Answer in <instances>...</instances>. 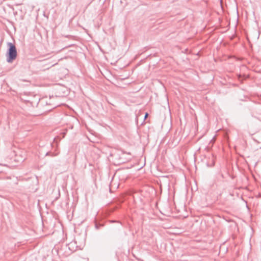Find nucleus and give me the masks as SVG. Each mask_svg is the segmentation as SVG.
<instances>
[{
	"label": "nucleus",
	"instance_id": "1",
	"mask_svg": "<svg viewBox=\"0 0 261 261\" xmlns=\"http://www.w3.org/2000/svg\"><path fill=\"white\" fill-rule=\"evenodd\" d=\"M8 49L6 53L7 61L8 63H12L16 59L17 55V49L15 45L11 43H7Z\"/></svg>",
	"mask_w": 261,
	"mask_h": 261
},
{
	"label": "nucleus",
	"instance_id": "2",
	"mask_svg": "<svg viewBox=\"0 0 261 261\" xmlns=\"http://www.w3.org/2000/svg\"><path fill=\"white\" fill-rule=\"evenodd\" d=\"M114 161H115V164L120 165L123 164L125 162V160L123 159L122 157H120L119 154L117 153H115L113 155H112Z\"/></svg>",
	"mask_w": 261,
	"mask_h": 261
},
{
	"label": "nucleus",
	"instance_id": "3",
	"mask_svg": "<svg viewBox=\"0 0 261 261\" xmlns=\"http://www.w3.org/2000/svg\"><path fill=\"white\" fill-rule=\"evenodd\" d=\"M59 152H52L51 151H48L46 153L45 155L46 156H57L59 154Z\"/></svg>",
	"mask_w": 261,
	"mask_h": 261
},
{
	"label": "nucleus",
	"instance_id": "4",
	"mask_svg": "<svg viewBox=\"0 0 261 261\" xmlns=\"http://www.w3.org/2000/svg\"><path fill=\"white\" fill-rule=\"evenodd\" d=\"M166 178V180L164 179V182H167L169 185V179L168 177L167 176H164V178Z\"/></svg>",
	"mask_w": 261,
	"mask_h": 261
},
{
	"label": "nucleus",
	"instance_id": "5",
	"mask_svg": "<svg viewBox=\"0 0 261 261\" xmlns=\"http://www.w3.org/2000/svg\"><path fill=\"white\" fill-rule=\"evenodd\" d=\"M95 228H96V229H99V228H100V227L102 226V225H98V224H97V223H96V224H95Z\"/></svg>",
	"mask_w": 261,
	"mask_h": 261
},
{
	"label": "nucleus",
	"instance_id": "6",
	"mask_svg": "<svg viewBox=\"0 0 261 261\" xmlns=\"http://www.w3.org/2000/svg\"><path fill=\"white\" fill-rule=\"evenodd\" d=\"M148 116V114L147 113H146L144 116V119H146Z\"/></svg>",
	"mask_w": 261,
	"mask_h": 261
},
{
	"label": "nucleus",
	"instance_id": "7",
	"mask_svg": "<svg viewBox=\"0 0 261 261\" xmlns=\"http://www.w3.org/2000/svg\"><path fill=\"white\" fill-rule=\"evenodd\" d=\"M112 222L120 223L121 224V223L119 221H115V220L112 221Z\"/></svg>",
	"mask_w": 261,
	"mask_h": 261
},
{
	"label": "nucleus",
	"instance_id": "8",
	"mask_svg": "<svg viewBox=\"0 0 261 261\" xmlns=\"http://www.w3.org/2000/svg\"><path fill=\"white\" fill-rule=\"evenodd\" d=\"M65 37H66V38H70V37H72V36H71V35H67V36H65Z\"/></svg>",
	"mask_w": 261,
	"mask_h": 261
},
{
	"label": "nucleus",
	"instance_id": "9",
	"mask_svg": "<svg viewBox=\"0 0 261 261\" xmlns=\"http://www.w3.org/2000/svg\"><path fill=\"white\" fill-rule=\"evenodd\" d=\"M169 227H170V226H164V228H168Z\"/></svg>",
	"mask_w": 261,
	"mask_h": 261
},
{
	"label": "nucleus",
	"instance_id": "10",
	"mask_svg": "<svg viewBox=\"0 0 261 261\" xmlns=\"http://www.w3.org/2000/svg\"><path fill=\"white\" fill-rule=\"evenodd\" d=\"M169 117H171L170 114H169ZM168 120V122H169L170 121V118H169Z\"/></svg>",
	"mask_w": 261,
	"mask_h": 261
},
{
	"label": "nucleus",
	"instance_id": "11",
	"mask_svg": "<svg viewBox=\"0 0 261 261\" xmlns=\"http://www.w3.org/2000/svg\"><path fill=\"white\" fill-rule=\"evenodd\" d=\"M160 189H161V191H162V185H161V184L160 185Z\"/></svg>",
	"mask_w": 261,
	"mask_h": 261
},
{
	"label": "nucleus",
	"instance_id": "12",
	"mask_svg": "<svg viewBox=\"0 0 261 261\" xmlns=\"http://www.w3.org/2000/svg\"><path fill=\"white\" fill-rule=\"evenodd\" d=\"M164 222H165L166 221H167V220H166V219H164ZM165 223H164V225H165Z\"/></svg>",
	"mask_w": 261,
	"mask_h": 261
},
{
	"label": "nucleus",
	"instance_id": "13",
	"mask_svg": "<svg viewBox=\"0 0 261 261\" xmlns=\"http://www.w3.org/2000/svg\"><path fill=\"white\" fill-rule=\"evenodd\" d=\"M241 77V75H239V79H240Z\"/></svg>",
	"mask_w": 261,
	"mask_h": 261
},
{
	"label": "nucleus",
	"instance_id": "14",
	"mask_svg": "<svg viewBox=\"0 0 261 261\" xmlns=\"http://www.w3.org/2000/svg\"><path fill=\"white\" fill-rule=\"evenodd\" d=\"M110 192H111V189L110 188Z\"/></svg>",
	"mask_w": 261,
	"mask_h": 261
},
{
	"label": "nucleus",
	"instance_id": "15",
	"mask_svg": "<svg viewBox=\"0 0 261 261\" xmlns=\"http://www.w3.org/2000/svg\"><path fill=\"white\" fill-rule=\"evenodd\" d=\"M237 16H239L238 14V12H237Z\"/></svg>",
	"mask_w": 261,
	"mask_h": 261
}]
</instances>
